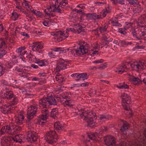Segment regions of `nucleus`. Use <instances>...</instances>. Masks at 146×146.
<instances>
[{"label": "nucleus", "instance_id": "obj_13", "mask_svg": "<svg viewBox=\"0 0 146 146\" xmlns=\"http://www.w3.org/2000/svg\"><path fill=\"white\" fill-rule=\"evenodd\" d=\"M43 43L41 42H36L33 43L31 47L33 51L42 54L43 53Z\"/></svg>", "mask_w": 146, "mask_h": 146}, {"label": "nucleus", "instance_id": "obj_30", "mask_svg": "<svg viewBox=\"0 0 146 146\" xmlns=\"http://www.w3.org/2000/svg\"><path fill=\"white\" fill-rule=\"evenodd\" d=\"M128 127V124L126 121L123 122V125L120 129L122 133L127 136V131Z\"/></svg>", "mask_w": 146, "mask_h": 146}, {"label": "nucleus", "instance_id": "obj_52", "mask_svg": "<svg viewBox=\"0 0 146 146\" xmlns=\"http://www.w3.org/2000/svg\"><path fill=\"white\" fill-rule=\"evenodd\" d=\"M26 121L27 124L29 126H30L31 127H33V119H31L30 120H28V119L27 118V119L26 120Z\"/></svg>", "mask_w": 146, "mask_h": 146}, {"label": "nucleus", "instance_id": "obj_14", "mask_svg": "<svg viewBox=\"0 0 146 146\" xmlns=\"http://www.w3.org/2000/svg\"><path fill=\"white\" fill-rule=\"evenodd\" d=\"M27 140L31 143H36L39 141L37 134L34 131H28L27 133Z\"/></svg>", "mask_w": 146, "mask_h": 146}, {"label": "nucleus", "instance_id": "obj_43", "mask_svg": "<svg viewBox=\"0 0 146 146\" xmlns=\"http://www.w3.org/2000/svg\"><path fill=\"white\" fill-rule=\"evenodd\" d=\"M107 28L108 26L106 25H104L102 27L98 28V29L100 32L102 33L105 32L106 31Z\"/></svg>", "mask_w": 146, "mask_h": 146}, {"label": "nucleus", "instance_id": "obj_58", "mask_svg": "<svg viewBox=\"0 0 146 146\" xmlns=\"http://www.w3.org/2000/svg\"><path fill=\"white\" fill-rule=\"evenodd\" d=\"M79 73H75L71 75V76L74 78H77L78 80H79Z\"/></svg>", "mask_w": 146, "mask_h": 146}, {"label": "nucleus", "instance_id": "obj_51", "mask_svg": "<svg viewBox=\"0 0 146 146\" xmlns=\"http://www.w3.org/2000/svg\"><path fill=\"white\" fill-rule=\"evenodd\" d=\"M107 13L104 10H103L101 12L100 15H98L100 16V19H102L103 18L105 17L106 16Z\"/></svg>", "mask_w": 146, "mask_h": 146}, {"label": "nucleus", "instance_id": "obj_18", "mask_svg": "<svg viewBox=\"0 0 146 146\" xmlns=\"http://www.w3.org/2000/svg\"><path fill=\"white\" fill-rule=\"evenodd\" d=\"M13 64L11 62H7L6 63L0 62V77L4 73L6 68H11Z\"/></svg>", "mask_w": 146, "mask_h": 146}, {"label": "nucleus", "instance_id": "obj_5", "mask_svg": "<svg viewBox=\"0 0 146 146\" xmlns=\"http://www.w3.org/2000/svg\"><path fill=\"white\" fill-rule=\"evenodd\" d=\"M81 116L87 122L89 126L92 127L97 125L96 122L97 117L95 113L92 111L85 112L82 113Z\"/></svg>", "mask_w": 146, "mask_h": 146}, {"label": "nucleus", "instance_id": "obj_21", "mask_svg": "<svg viewBox=\"0 0 146 146\" xmlns=\"http://www.w3.org/2000/svg\"><path fill=\"white\" fill-rule=\"evenodd\" d=\"M105 144L107 146H113L115 144L114 138L111 135H107L104 138Z\"/></svg>", "mask_w": 146, "mask_h": 146}, {"label": "nucleus", "instance_id": "obj_27", "mask_svg": "<svg viewBox=\"0 0 146 146\" xmlns=\"http://www.w3.org/2000/svg\"><path fill=\"white\" fill-rule=\"evenodd\" d=\"M111 117V115H109L107 114H104L99 115L98 117V122H101V121L102 122L110 118Z\"/></svg>", "mask_w": 146, "mask_h": 146}, {"label": "nucleus", "instance_id": "obj_17", "mask_svg": "<svg viewBox=\"0 0 146 146\" xmlns=\"http://www.w3.org/2000/svg\"><path fill=\"white\" fill-rule=\"evenodd\" d=\"M24 113L23 111H21L18 113L15 116V122L19 125H21L25 121Z\"/></svg>", "mask_w": 146, "mask_h": 146}, {"label": "nucleus", "instance_id": "obj_3", "mask_svg": "<svg viewBox=\"0 0 146 146\" xmlns=\"http://www.w3.org/2000/svg\"><path fill=\"white\" fill-rule=\"evenodd\" d=\"M67 4V0H56L54 4L50 5L48 8V12L45 13L46 15L50 17H53L55 15L53 13H61Z\"/></svg>", "mask_w": 146, "mask_h": 146}, {"label": "nucleus", "instance_id": "obj_34", "mask_svg": "<svg viewBox=\"0 0 146 146\" xmlns=\"http://www.w3.org/2000/svg\"><path fill=\"white\" fill-rule=\"evenodd\" d=\"M53 23L52 19L50 18L46 19L42 22V24L45 26L49 27L50 25H52Z\"/></svg>", "mask_w": 146, "mask_h": 146}, {"label": "nucleus", "instance_id": "obj_12", "mask_svg": "<svg viewBox=\"0 0 146 146\" xmlns=\"http://www.w3.org/2000/svg\"><path fill=\"white\" fill-rule=\"evenodd\" d=\"M7 42L4 39L0 38V59L2 58L7 53Z\"/></svg>", "mask_w": 146, "mask_h": 146}, {"label": "nucleus", "instance_id": "obj_64", "mask_svg": "<svg viewBox=\"0 0 146 146\" xmlns=\"http://www.w3.org/2000/svg\"><path fill=\"white\" fill-rule=\"evenodd\" d=\"M107 13H110L111 11V9L109 7H106L105 9H104Z\"/></svg>", "mask_w": 146, "mask_h": 146}, {"label": "nucleus", "instance_id": "obj_45", "mask_svg": "<svg viewBox=\"0 0 146 146\" xmlns=\"http://www.w3.org/2000/svg\"><path fill=\"white\" fill-rule=\"evenodd\" d=\"M29 3H30L29 2H28L26 1H23L22 7L23 6L26 9L28 10L30 7Z\"/></svg>", "mask_w": 146, "mask_h": 146}, {"label": "nucleus", "instance_id": "obj_11", "mask_svg": "<svg viewBox=\"0 0 146 146\" xmlns=\"http://www.w3.org/2000/svg\"><path fill=\"white\" fill-rule=\"evenodd\" d=\"M107 130V128L104 127L103 128L100 129V130L98 131V132H96L95 133L91 132L88 133H87L88 136L91 140L94 141H97L98 140L97 139V137H98V138H100L101 137H100V135L104 131H106Z\"/></svg>", "mask_w": 146, "mask_h": 146}, {"label": "nucleus", "instance_id": "obj_44", "mask_svg": "<svg viewBox=\"0 0 146 146\" xmlns=\"http://www.w3.org/2000/svg\"><path fill=\"white\" fill-rule=\"evenodd\" d=\"M31 12L38 17H40L42 15V13L41 12L35 9L33 10Z\"/></svg>", "mask_w": 146, "mask_h": 146}, {"label": "nucleus", "instance_id": "obj_41", "mask_svg": "<svg viewBox=\"0 0 146 146\" xmlns=\"http://www.w3.org/2000/svg\"><path fill=\"white\" fill-rule=\"evenodd\" d=\"M20 15L16 12H13L12 13L11 19L14 21H15L18 19Z\"/></svg>", "mask_w": 146, "mask_h": 146}, {"label": "nucleus", "instance_id": "obj_40", "mask_svg": "<svg viewBox=\"0 0 146 146\" xmlns=\"http://www.w3.org/2000/svg\"><path fill=\"white\" fill-rule=\"evenodd\" d=\"M23 1H22L19 0L16 1V4L17 5L16 8L20 10H21L22 8V6Z\"/></svg>", "mask_w": 146, "mask_h": 146}, {"label": "nucleus", "instance_id": "obj_61", "mask_svg": "<svg viewBox=\"0 0 146 146\" xmlns=\"http://www.w3.org/2000/svg\"><path fill=\"white\" fill-rule=\"evenodd\" d=\"M137 29H133L132 30V34L133 36L135 38L137 37Z\"/></svg>", "mask_w": 146, "mask_h": 146}, {"label": "nucleus", "instance_id": "obj_19", "mask_svg": "<svg viewBox=\"0 0 146 146\" xmlns=\"http://www.w3.org/2000/svg\"><path fill=\"white\" fill-rule=\"evenodd\" d=\"M67 62L62 58H60L57 64L56 69L57 71H59L61 70H64L67 68Z\"/></svg>", "mask_w": 146, "mask_h": 146}, {"label": "nucleus", "instance_id": "obj_2", "mask_svg": "<svg viewBox=\"0 0 146 146\" xmlns=\"http://www.w3.org/2000/svg\"><path fill=\"white\" fill-rule=\"evenodd\" d=\"M146 65L143 60L139 62H132L130 63L126 62L123 65H119L117 66L114 71L120 74L124 72H127L128 69L140 71L144 69Z\"/></svg>", "mask_w": 146, "mask_h": 146}, {"label": "nucleus", "instance_id": "obj_32", "mask_svg": "<svg viewBox=\"0 0 146 146\" xmlns=\"http://www.w3.org/2000/svg\"><path fill=\"white\" fill-rule=\"evenodd\" d=\"M75 33H80L81 32H85L84 28H83L82 26L79 24H77L74 26Z\"/></svg>", "mask_w": 146, "mask_h": 146}, {"label": "nucleus", "instance_id": "obj_33", "mask_svg": "<svg viewBox=\"0 0 146 146\" xmlns=\"http://www.w3.org/2000/svg\"><path fill=\"white\" fill-rule=\"evenodd\" d=\"M17 71L18 72V74L20 75L22 77L24 78L27 77V74H28L26 72L25 70V69H21L20 68H17L16 69Z\"/></svg>", "mask_w": 146, "mask_h": 146}, {"label": "nucleus", "instance_id": "obj_46", "mask_svg": "<svg viewBox=\"0 0 146 146\" xmlns=\"http://www.w3.org/2000/svg\"><path fill=\"white\" fill-rule=\"evenodd\" d=\"M130 5H138L139 3V0H127Z\"/></svg>", "mask_w": 146, "mask_h": 146}, {"label": "nucleus", "instance_id": "obj_37", "mask_svg": "<svg viewBox=\"0 0 146 146\" xmlns=\"http://www.w3.org/2000/svg\"><path fill=\"white\" fill-rule=\"evenodd\" d=\"M138 22L141 24H146V15H141L139 18Z\"/></svg>", "mask_w": 146, "mask_h": 146}, {"label": "nucleus", "instance_id": "obj_38", "mask_svg": "<svg viewBox=\"0 0 146 146\" xmlns=\"http://www.w3.org/2000/svg\"><path fill=\"white\" fill-rule=\"evenodd\" d=\"M79 80H84L88 78V77L87 74L86 73H79Z\"/></svg>", "mask_w": 146, "mask_h": 146}, {"label": "nucleus", "instance_id": "obj_62", "mask_svg": "<svg viewBox=\"0 0 146 146\" xmlns=\"http://www.w3.org/2000/svg\"><path fill=\"white\" fill-rule=\"evenodd\" d=\"M85 4H82L78 5L77 6V7H79L83 11L84 9H85Z\"/></svg>", "mask_w": 146, "mask_h": 146}, {"label": "nucleus", "instance_id": "obj_6", "mask_svg": "<svg viewBox=\"0 0 146 146\" xmlns=\"http://www.w3.org/2000/svg\"><path fill=\"white\" fill-rule=\"evenodd\" d=\"M75 28H67L66 30L61 31H56L52 33V35L55 36L58 39L59 41L62 40L68 37L69 36V32H72L75 33Z\"/></svg>", "mask_w": 146, "mask_h": 146}, {"label": "nucleus", "instance_id": "obj_35", "mask_svg": "<svg viewBox=\"0 0 146 146\" xmlns=\"http://www.w3.org/2000/svg\"><path fill=\"white\" fill-rule=\"evenodd\" d=\"M55 78L56 80L61 84H62L65 80V78L60 74L56 75Z\"/></svg>", "mask_w": 146, "mask_h": 146}, {"label": "nucleus", "instance_id": "obj_42", "mask_svg": "<svg viewBox=\"0 0 146 146\" xmlns=\"http://www.w3.org/2000/svg\"><path fill=\"white\" fill-rule=\"evenodd\" d=\"M26 57L28 58L29 61H33L35 62V61L37 58L35 56L32 54L31 53H29Z\"/></svg>", "mask_w": 146, "mask_h": 146}, {"label": "nucleus", "instance_id": "obj_20", "mask_svg": "<svg viewBox=\"0 0 146 146\" xmlns=\"http://www.w3.org/2000/svg\"><path fill=\"white\" fill-rule=\"evenodd\" d=\"M1 95L0 96V107H1V111L2 113L5 114H7L11 110V106L6 105H5L3 106L2 107L3 103L4 102Z\"/></svg>", "mask_w": 146, "mask_h": 146}, {"label": "nucleus", "instance_id": "obj_31", "mask_svg": "<svg viewBox=\"0 0 146 146\" xmlns=\"http://www.w3.org/2000/svg\"><path fill=\"white\" fill-rule=\"evenodd\" d=\"M86 16L87 19H98L100 18V16L98 15L96 13H88L86 14Z\"/></svg>", "mask_w": 146, "mask_h": 146}, {"label": "nucleus", "instance_id": "obj_57", "mask_svg": "<svg viewBox=\"0 0 146 146\" xmlns=\"http://www.w3.org/2000/svg\"><path fill=\"white\" fill-rule=\"evenodd\" d=\"M25 48L24 46H21L16 50V52L18 53L21 52L23 50L25 49Z\"/></svg>", "mask_w": 146, "mask_h": 146}, {"label": "nucleus", "instance_id": "obj_36", "mask_svg": "<svg viewBox=\"0 0 146 146\" xmlns=\"http://www.w3.org/2000/svg\"><path fill=\"white\" fill-rule=\"evenodd\" d=\"M117 87L119 89H124L129 88V86L124 82L119 83V84L117 86Z\"/></svg>", "mask_w": 146, "mask_h": 146}, {"label": "nucleus", "instance_id": "obj_53", "mask_svg": "<svg viewBox=\"0 0 146 146\" xmlns=\"http://www.w3.org/2000/svg\"><path fill=\"white\" fill-rule=\"evenodd\" d=\"M20 34L21 35L25 37L23 39V40L25 39H27L30 37L29 35L27 33L25 32H21L20 33Z\"/></svg>", "mask_w": 146, "mask_h": 146}, {"label": "nucleus", "instance_id": "obj_16", "mask_svg": "<svg viewBox=\"0 0 146 146\" xmlns=\"http://www.w3.org/2000/svg\"><path fill=\"white\" fill-rule=\"evenodd\" d=\"M52 51L48 52V54L49 57L52 58H55L59 54L63 53L64 51H62V48L56 47L51 49Z\"/></svg>", "mask_w": 146, "mask_h": 146}, {"label": "nucleus", "instance_id": "obj_55", "mask_svg": "<svg viewBox=\"0 0 146 146\" xmlns=\"http://www.w3.org/2000/svg\"><path fill=\"white\" fill-rule=\"evenodd\" d=\"M138 25L140 27V30L141 31V29H142L143 31L146 30V28L144 27L145 24H141L140 23H139L138 21Z\"/></svg>", "mask_w": 146, "mask_h": 146}, {"label": "nucleus", "instance_id": "obj_15", "mask_svg": "<svg viewBox=\"0 0 146 146\" xmlns=\"http://www.w3.org/2000/svg\"><path fill=\"white\" fill-rule=\"evenodd\" d=\"M14 143V138L11 136L4 137L1 141L2 146H12Z\"/></svg>", "mask_w": 146, "mask_h": 146}, {"label": "nucleus", "instance_id": "obj_22", "mask_svg": "<svg viewBox=\"0 0 146 146\" xmlns=\"http://www.w3.org/2000/svg\"><path fill=\"white\" fill-rule=\"evenodd\" d=\"M1 95L3 100H10L14 96L12 91L8 90V89L6 90L5 91H4L2 93Z\"/></svg>", "mask_w": 146, "mask_h": 146}, {"label": "nucleus", "instance_id": "obj_60", "mask_svg": "<svg viewBox=\"0 0 146 146\" xmlns=\"http://www.w3.org/2000/svg\"><path fill=\"white\" fill-rule=\"evenodd\" d=\"M139 43H137L135 48L136 49H143L145 48V46H139Z\"/></svg>", "mask_w": 146, "mask_h": 146}, {"label": "nucleus", "instance_id": "obj_7", "mask_svg": "<svg viewBox=\"0 0 146 146\" xmlns=\"http://www.w3.org/2000/svg\"><path fill=\"white\" fill-rule=\"evenodd\" d=\"M38 105L37 104L30 105L27 107V118L28 120L33 119L36 115Z\"/></svg>", "mask_w": 146, "mask_h": 146}, {"label": "nucleus", "instance_id": "obj_29", "mask_svg": "<svg viewBox=\"0 0 146 146\" xmlns=\"http://www.w3.org/2000/svg\"><path fill=\"white\" fill-rule=\"evenodd\" d=\"M15 140V143H22L24 142V135L21 134H19L16 135L15 137H13Z\"/></svg>", "mask_w": 146, "mask_h": 146}, {"label": "nucleus", "instance_id": "obj_39", "mask_svg": "<svg viewBox=\"0 0 146 146\" xmlns=\"http://www.w3.org/2000/svg\"><path fill=\"white\" fill-rule=\"evenodd\" d=\"M58 115V111L56 109H53L50 112V116L55 118V117H57Z\"/></svg>", "mask_w": 146, "mask_h": 146}, {"label": "nucleus", "instance_id": "obj_28", "mask_svg": "<svg viewBox=\"0 0 146 146\" xmlns=\"http://www.w3.org/2000/svg\"><path fill=\"white\" fill-rule=\"evenodd\" d=\"M130 81L135 85H139L141 83V80L137 78L130 76L129 78Z\"/></svg>", "mask_w": 146, "mask_h": 146}, {"label": "nucleus", "instance_id": "obj_26", "mask_svg": "<svg viewBox=\"0 0 146 146\" xmlns=\"http://www.w3.org/2000/svg\"><path fill=\"white\" fill-rule=\"evenodd\" d=\"M68 94L67 93H65L62 96V98L64 99H66V100L65 101V104L66 105L68 106L69 107H71L73 106L72 101L71 100H68L69 99L70 96H68Z\"/></svg>", "mask_w": 146, "mask_h": 146}, {"label": "nucleus", "instance_id": "obj_8", "mask_svg": "<svg viewBox=\"0 0 146 146\" xmlns=\"http://www.w3.org/2000/svg\"><path fill=\"white\" fill-rule=\"evenodd\" d=\"M12 124L3 126L0 129V135L5 134L13 135L16 133V129Z\"/></svg>", "mask_w": 146, "mask_h": 146}, {"label": "nucleus", "instance_id": "obj_49", "mask_svg": "<svg viewBox=\"0 0 146 146\" xmlns=\"http://www.w3.org/2000/svg\"><path fill=\"white\" fill-rule=\"evenodd\" d=\"M0 83L2 86H6V87L5 88L6 90L8 89V83L6 80L3 79L1 80L0 81Z\"/></svg>", "mask_w": 146, "mask_h": 146}, {"label": "nucleus", "instance_id": "obj_59", "mask_svg": "<svg viewBox=\"0 0 146 146\" xmlns=\"http://www.w3.org/2000/svg\"><path fill=\"white\" fill-rule=\"evenodd\" d=\"M107 67V64L105 63L102 65L98 67V69H104Z\"/></svg>", "mask_w": 146, "mask_h": 146}, {"label": "nucleus", "instance_id": "obj_48", "mask_svg": "<svg viewBox=\"0 0 146 146\" xmlns=\"http://www.w3.org/2000/svg\"><path fill=\"white\" fill-rule=\"evenodd\" d=\"M111 23L112 25L113 26L121 27V25L116 20H113L111 21Z\"/></svg>", "mask_w": 146, "mask_h": 146}, {"label": "nucleus", "instance_id": "obj_1", "mask_svg": "<svg viewBox=\"0 0 146 146\" xmlns=\"http://www.w3.org/2000/svg\"><path fill=\"white\" fill-rule=\"evenodd\" d=\"M39 103L41 115L37 119L36 123L42 126L46 125V120L50 115V112L48 108L50 106L56 105V101L50 95L46 96L40 99Z\"/></svg>", "mask_w": 146, "mask_h": 146}, {"label": "nucleus", "instance_id": "obj_9", "mask_svg": "<svg viewBox=\"0 0 146 146\" xmlns=\"http://www.w3.org/2000/svg\"><path fill=\"white\" fill-rule=\"evenodd\" d=\"M57 136L55 131H48L45 136L44 139L48 143L52 144L57 140Z\"/></svg>", "mask_w": 146, "mask_h": 146}, {"label": "nucleus", "instance_id": "obj_4", "mask_svg": "<svg viewBox=\"0 0 146 146\" xmlns=\"http://www.w3.org/2000/svg\"><path fill=\"white\" fill-rule=\"evenodd\" d=\"M88 44L86 42H82L81 43L79 48L76 50L71 47L66 49L62 48V51H64L63 53L68 52L70 56H76L77 55L81 56L88 52Z\"/></svg>", "mask_w": 146, "mask_h": 146}, {"label": "nucleus", "instance_id": "obj_56", "mask_svg": "<svg viewBox=\"0 0 146 146\" xmlns=\"http://www.w3.org/2000/svg\"><path fill=\"white\" fill-rule=\"evenodd\" d=\"M104 60L102 59H99L98 60H96L93 61V63L94 64H100L104 62Z\"/></svg>", "mask_w": 146, "mask_h": 146}, {"label": "nucleus", "instance_id": "obj_10", "mask_svg": "<svg viewBox=\"0 0 146 146\" xmlns=\"http://www.w3.org/2000/svg\"><path fill=\"white\" fill-rule=\"evenodd\" d=\"M121 98L122 103V105L123 108L126 110L130 111V112H129V113L131 115L132 114L131 110L129 107V105H128L129 103L130 99V97L127 94L124 93L122 94Z\"/></svg>", "mask_w": 146, "mask_h": 146}, {"label": "nucleus", "instance_id": "obj_50", "mask_svg": "<svg viewBox=\"0 0 146 146\" xmlns=\"http://www.w3.org/2000/svg\"><path fill=\"white\" fill-rule=\"evenodd\" d=\"M118 44L121 46H127V41L125 40H119L118 42Z\"/></svg>", "mask_w": 146, "mask_h": 146}, {"label": "nucleus", "instance_id": "obj_25", "mask_svg": "<svg viewBox=\"0 0 146 146\" xmlns=\"http://www.w3.org/2000/svg\"><path fill=\"white\" fill-rule=\"evenodd\" d=\"M35 62L40 67L46 66L48 64V61L47 60L45 59L40 60L38 58L36 59L35 61Z\"/></svg>", "mask_w": 146, "mask_h": 146}, {"label": "nucleus", "instance_id": "obj_63", "mask_svg": "<svg viewBox=\"0 0 146 146\" xmlns=\"http://www.w3.org/2000/svg\"><path fill=\"white\" fill-rule=\"evenodd\" d=\"M93 33H94L95 35L99 36V32H100L98 28L95 29L92 31Z\"/></svg>", "mask_w": 146, "mask_h": 146}, {"label": "nucleus", "instance_id": "obj_23", "mask_svg": "<svg viewBox=\"0 0 146 146\" xmlns=\"http://www.w3.org/2000/svg\"><path fill=\"white\" fill-rule=\"evenodd\" d=\"M132 23H126L125 25L123 28L118 29V32L124 35H125L127 33L126 31L132 27Z\"/></svg>", "mask_w": 146, "mask_h": 146}, {"label": "nucleus", "instance_id": "obj_24", "mask_svg": "<svg viewBox=\"0 0 146 146\" xmlns=\"http://www.w3.org/2000/svg\"><path fill=\"white\" fill-rule=\"evenodd\" d=\"M63 125L62 122H60L57 121L55 122L54 124V129L57 131L58 133H60L63 129Z\"/></svg>", "mask_w": 146, "mask_h": 146}, {"label": "nucleus", "instance_id": "obj_47", "mask_svg": "<svg viewBox=\"0 0 146 146\" xmlns=\"http://www.w3.org/2000/svg\"><path fill=\"white\" fill-rule=\"evenodd\" d=\"M88 52L85 54H90L92 56H94L95 55L97 54L98 53V51H92L91 52L90 51V48L89 47V45L88 44Z\"/></svg>", "mask_w": 146, "mask_h": 146}, {"label": "nucleus", "instance_id": "obj_54", "mask_svg": "<svg viewBox=\"0 0 146 146\" xmlns=\"http://www.w3.org/2000/svg\"><path fill=\"white\" fill-rule=\"evenodd\" d=\"M13 99L11 102V104L12 105H14L17 104L18 102V100L17 97L15 96H14L12 98Z\"/></svg>", "mask_w": 146, "mask_h": 146}]
</instances>
